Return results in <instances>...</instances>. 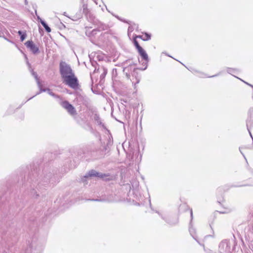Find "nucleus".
Returning <instances> with one entry per match:
<instances>
[{"label": "nucleus", "mask_w": 253, "mask_h": 253, "mask_svg": "<svg viewBox=\"0 0 253 253\" xmlns=\"http://www.w3.org/2000/svg\"><path fill=\"white\" fill-rule=\"evenodd\" d=\"M229 211H223V212H222V213H227Z\"/></svg>", "instance_id": "obj_12"}, {"label": "nucleus", "mask_w": 253, "mask_h": 253, "mask_svg": "<svg viewBox=\"0 0 253 253\" xmlns=\"http://www.w3.org/2000/svg\"><path fill=\"white\" fill-rule=\"evenodd\" d=\"M142 37H143L142 34L141 35H138V36L135 35V36H134L133 37V43L134 44V40L137 41V38L140 39L142 40Z\"/></svg>", "instance_id": "obj_9"}, {"label": "nucleus", "mask_w": 253, "mask_h": 253, "mask_svg": "<svg viewBox=\"0 0 253 253\" xmlns=\"http://www.w3.org/2000/svg\"><path fill=\"white\" fill-rule=\"evenodd\" d=\"M41 23L42 25V26L44 27V28H45L46 32H50L51 31L50 28L47 26V25L44 21H42Z\"/></svg>", "instance_id": "obj_6"}, {"label": "nucleus", "mask_w": 253, "mask_h": 253, "mask_svg": "<svg viewBox=\"0 0 253 253\" xmlns=\"http://www.w3.org/2000/svg\"><path fill=\"white\" fill-rule=\"evenodd\" d=\"M33 75H34V77H35V78L37 82V84H38L39 86L40 87H41V83L40 82V80L38 78L37 76V75H35L34 73H33Z\"/></svg>", "instance_id": "obj_10"}, {"label": "nucleus", "mask_w": 253, "mask_h": 253, "mask_svg": "<svg viewBox=\"0 0 253 253\" xmlns=\"http://www.w3.org/2000/svg\"><path fill=\"white\" fill-rule=\"evenodd\" d=\"M142 40L144 41H147L151 39V35L147 33L142 34Z\"/></svg>", "instance_id": "obj_5"}, {"label": "nucleus", "mask_w": 253, "mask_h": 253, "mask_svg": "<svg viewBox=\"0 0 253 253\" xmlns=\"http://www.w3.org/2000/svg\"><path fill=\"white\" fill-rule=\"evenodd\" d=\"M61 106L66 109L70 115H75L77 114L75 108L72 104H70L68 101H63L61 103Z\"/></svg>", "instance_id": "obj_3"}, {"label": "nucleus", "mask_w": 253, "mask_h": 253, "mask_svg": "<svg viewBox=\"0 0 253 253\" xmlns=\"http://www.w3.org/2000/svg\"><path fill=\"white\" fill-rule=\"evenodd\" d=\"M26 44L28 45V46H31L32 47V42H31L30 41H28L26 42Z\"/></svg>", "instance_id": "obj_11"}, {"label": "nucleus", "mask_w": 253, "mask_h": 253, "mask_svg": "<svg viewBox=\"0 0 253 253\" xmlns=\"http://www.w3.org/2000/svg\"><path fill=\"white\" fill-rule=\"evenodd\" d=\"M40 52L39 48L38 46L33 44V53L38 54Z\"/></svg>", "instance_id": "obj_7"}, {"label": "nucleus", "mask_w": 253, "mask_h": 253, "mask_svg": "<svg viewBox=\"0 0 253 253\" xmlns=\"http://www.w3.org/2000/svg\"><path fill=\"white\" fill-rule=\"evenodd\" d=\"M18 34H19V35H20L21 41H23L26 38V34L20 31L18 32Z\"/></svg>", "instance_id": "obj_8"}, {"label": "nucleus", "mask_w": 253, "mask_h": 253, "mask_svg": "<svg viewBox=\"0 0 253 253\" xmlns=\"http://www.w3.org/2000/svg\"><path fill=\"white\" fill-rule=\"evenodd\" d=\"M134 46L137 49L139 54L140 55L142 59L146 61H148V56L145 50L139 45L137 41L134 40Z\"/></svg>", "instance_id": "obj_2"}, {"label": "nucleus", "mask_w": 253, "mask_h": 253, "mask_svg": "<svg viewBox=\"0 0 253 253\" xmlns=\"http://www.w3.org/2000/svg\"><path fill=\"white\" fill-rule=\"evenodd\" d=\"M89 175L90 176H97L102 178H104V177L108 176V175L103 173H100L94 170H92L91 171H90L89 173Z\"/></svg>", "instance_id": "obj_4"}, {"label": "nucleus", "mask_w": 253, "mask_h": 253, "mask_svg": "<svg viewBox=\"0 0 253 253\" xmlns=\"http://www.w3.org/2000/svg\"><path fill=\"white\" fill-rule=\"evenodd\" d=\"M60 72L65 84L75 90L80 88L79 81L69 66H61Z\"/></svg>", "instance_id": "obj_1"}]
</instances>
